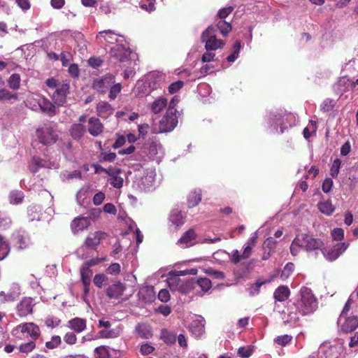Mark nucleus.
<instances>
[{
  "label": "nucleus",
  "mask_w": 358,
  "mask_h": 358,
  "mask_svg": "<svg viewBox=\"0 0 358 358\" xmlns=\"http://www.w3.org/2000/svg\"><path fill=\"white\" fill-rule=\"evenodd\" d=\"M323 249L324 243L321 239L307 234L297 235L290 245V252L293 256H296L301 250L307 252H315L317 254L318 250L322 252Z\"/></svg>",
  "instance_id": "1"
},
{
  "label": "nucleus",
  "mask_w": 358,
  "mask_h": 358,
  "mask_svg": "<svg viewBox=\"0 0 358 358\" xmlns=\"http://www.w3.org/2000/svg\"><path fill=\"white\" fill-rule=\"evenodd\" d=\"M317 299L313 295L312 290L306 287L301 289V300L298 302L297 308L299 312L306 315L313 313L317 308Z\"/></svg>",
  "instance_id": "2"
},
{
  "label": "nucleus",
  "mask_w": 358,
  "mask_h": 358,
  "mask_svg": "<svg viewBox=\"0 0 358 358\" xmlns=\"http://www.w3.org/2000/svg\"><path fill=\"white\" fill-rule=\"evenodd\" d=\"M216 32L217 29L215 27L209 26L201 34V41L205 43V48L207 51L216 50L225 45L223 40L217 38Z\"/></svg>",
  "instance_id": "3"
},
{
  "label": "nucleus",
  "mask_w": 358,
  "mask_h": 358,
  "mask_svg": "<svg viewBox=\"0 0 358 358\" xmlns=\"http://www.w3.org/2000/svg\"><path fill=\"white\" fill-rule=\"evenodd\" d=\"M36 136L41 143L45 145L55 144L58 140V134L48 124H43L36 129Z\"/></svg>",
  "instance_id": "4"
},
{
  "label": "nucleus",
  "mask_w": 358,
  "mask_h": 358,
  "mask_svg": "<svg viewBox=\"0 0 358 358\" xmlns=\"http://www.w3.org/2000/svg\"><path fill=\"white\" fill-rule=\"evenodd\" d=\"M19 333H21L23 336V337H20V338L30 336L34 341L37 340L41 334L39 327L33 322H27L17 325L13 329V334L17 335Z\"/></svg>",
  "instance_id": "5"
},
{
  "label": "nucleus",
  "mask_w": 358,
  "mask_h": 358,
  "mask_svg": "<svg viewBox=\"0 0 358 358\" xmlns=\"http://www.w3.org/2000/svg\"><path fill=\"white\" fill-rule=\"evenodd\" d=\"M178 122L177 110H167L166 115L159 122V133L170 132L175 129Z\"/></svg>",
  "instance_id": "6"
},
{
  "label": "nucleus",
  "mask_w": 358,
  "mask_h": 358,
  "mask_svg": "<svg viewBox=\"0 0 358 358\" xmlns=\"http://www.w3.org/2000/svg\"><path fill=\"white\" fill-rule=\"evenodd\" d=\"M69 84L66 82H62L60 85L55 89L52 94V101L57 106H63L66 101L67 94L69 93Z\"/></svg>",
  "instance_id": "7"
},
{
  "label": "nucleus",
  "mask_w": 358,
  "mask_h": 358,
  "mask_svg": "<svg viewBox=\"0 0 358 358\" xmlns=\"http://www.w3.org/2000/svg\"><path fill=\"white\" fill-rule=\"evenodd\" d=\"M115 76L107 74L93 81L92 88L101 94H106L110 86L115 83Z\"/></svg>",
  "instance_id": "8"
},
{
  "label": "nucleus",
  "mask_w": 358,
  "mask_h": 358,
  "mask_svg": "<svg viewBox=\"0 0 358 358\" xmlns=\"http://www.w3.org/2000/svg\"><path fill=\"white\" fill-rule=\"evenodd\" d=\"M349 244L345 243H339L336 244L332 248L327 250H322V253L324 257L329 262L336 260L342 253H343L348 248Z\"/></svg>",
  "instance_id": "9"
},
{
  "label": "nucleus",
  "mask_w": 358,
  "mask_h": 358,
  "mask_svg": "<svg viewBox=\"0 0 358 358\" xmlns=\"http://www.w3.org/2000/svg\"><path fill=\"white\" fill-rule=\"evenodd\" d=\"M33 299L31 297H24L17 305V315L20 317H24L33 313Z\"/></svg>",
  "instance_id": "10"
},
{
  "label": "nucleus",
  "mask_w": 358,
  "mask_h": 358,
  "mask_svg": "<svg viewBox=\"0 0 358 358\" xmlns=\"http://www.w3.org/2000/svg\"><path fill=\"white\" fill-rule=\"evenodd\" d=\"M106 237V234L101 231H96L94 233H90L85 238L84 245L90 249H96L101 243V241L105 239Z\"/></svg>",
  "instance_id": "11"
},
{
  "label": "nucleus",
  "mask_w": 358,
  "mask_h": 358,
  "mask_svg": "<svg viewBox=\"0 0 358 358\" xmlns=\"http://www.w3.org/2000/svg\"><path fill=\"white\" fill-rule=\"evenodd\" d=\"M126 286L120 281H116L106 289V294L110 299H118L124 294Z\"/></svg>",
  "instance_id": "12"
},
{
  "label": "nucleus",
  "mask_w": 358,
  "mask_h": 358,
  "mask_svg": "<svg viewBox=\"0 0 358 358\" xmlns=\"http://www.w3.org/2000/svg\"><path fill=\"white\" fill-rule=\"evenodd\" d=\"M110 54L112 57L122 62L129 59L131 51L122 45H116L111 48Z\"/></svg>",
  "instance_id": "13"
},
{
  "label": "nucleus",
  "mask_w": 358,
  "mask_h": 358,
  "mask_svg": "<svg viewBox=\"0 0 358 358\" xmlns=\"http://www.w3.org/2000/svg\"><path fill=\"white\" fill-rule=\"evenodd\" d=\"M90 220L86 217H78L71 223V229L74 234L86 229L90 225Z\"/></svg>",
  "instance_id": "14"
},
{
  "label": "nucleus",
  "mask_w": 358,
  "mask_h": 358,
  "mask_svg": "<svg viewBox=\"0 0 358 358\" xmlns=\"http://www.w3.org/2000/svg\"><path fill=\"white\" fill-rule=\"evenodd\" d=\"M104 126L101 120L95 117H92L88 120V132L92 136H98L103 131Z\"/></svg>",
  "instance_id": "15"
},
{
  "label": "nucleus",
  "mask_w": 358,
  "mask_h": 358,
  "mask_svg": "<svg viewBox=\"0 0 358 358\" xmlns=\"http://www.w3.org/2000/svg\"><path fill=\"white\" fill-rule=\"evenodd\" d=\"M196 234L194 229L186 231L178 240L177 244L183 248H188L193 245V241L196 238Z\"/></svg>",
  "instance_id": "16"
},
{
  "label": "nucleus",
  "mask_w": 358,
  "mask_h": 358,
  "mask_svg": "<svg viewBox=\"0 0 358 358\" xmlns=\"http://www.w3.org/2000/svg\"><path fill=\"white\" fill-rule=\"evenodd\" d=\"M40 109L43 113H47L49 116H54L57 113L55 104L44 96H41L38 101Z\"/></svg>",
  "instance_id": "17"
},
{
  "label": "nucleus",
  "mask_w": 358,
  "mask_h": 358,
  "mask_svg": "<svg viewBox=\"0 0 358 358\" xmlns=\"http://www.w3.org/2000/svg\"><path fill=\"white\" fill-rule=\"evenodd\" d=\"M85 132V126L81 123H74L69 129L71 136L76 141L81 139Z\"/></svg>",
  "instance_id": "18"
},
{
  "label": "nucleus",
  "mask_w": 358,
  "mask_h": 358,
  "mask_svg": "<svg viewBox=\"0 0 358 358\" xmlns=\"http://www.w3.org/2000/svg\"><path fill=\"white\" fill-rule=\"evenodd\" d=\"M135 332L141 338L149 339L152 336L150 325L145 323H138L135 327Z\"/></svg>",
  "instance_id": "19"
},
{
  "label": "nucleus",
  "mask_w": 358,
  "mask_h": 358,
  "mask_svg": "<svg viewBox=\"0 0 358 358\" xmlns=\"http://www.w3.org/2000/svg\"><path fill=\"white\" fill-rule=\"evenodd\" d=\"M358 327V317L352 316L345 319L341 325V331L343 333H350Z\"/></svg>",
  "instance_id": "20"
},
{
  "label": "nucleus",
  "mask_w": 358,
  "mask_h": 358,
  "mask_svg": "<svg viewBox=\"0 0 358 358\" xmlns=\"http://www.w3.org/2000/svg\"><path fill=\"white\" fill-rule=\"evenodd\" d=\"M69 327L77 333H80L86 329L87 322L85 319L75 317L69 321Z\"/></svg>",
  "instance_id": "21"
},
{
  "label": "nucleus",
  "mask_w": 358,
  "mask_h": 358,
  "mask_svg": "<svg viewBox=\"0 0 358 358\" xmlns=\"http://www.w3.org/2000/svg\"><path fill=\"white\" fill-rule=\"evenodd\" d=\"M169 220L176 228L180 227L185 223V218L182 215V212L178 209L171 210L169 215Z\"/></svg>",
  "instance_id": "22"
},
{
  "label": "nucleus",
  "mask_w": 358,
  "mask_h": 358,
  "mask_svg": "<svg viewBox=\"0 0 358 358\" xmlns=\"http://www.w3.org/2000/svg\"><path fill=\"white\" fill-rule=\"evenodd\" d=\"M257 234H255L252 237H250L248 239V241L245 243V245L242 253V257H243V259H248L251 256L252 249L257 243Z\"/></svg>",
  "instance_id": "23"
},
{
  "label": "nucleus",
  "mask_w": 358,
  "mask_h": 358,
  "mask_svg": "<svg viewBox=\"0 0 358 358\" xmlns=\"http://www.w3.org/2000/svg\"><path fill=\"white\" fill-rule=\"evenodd\" d=\"M290 291L287 286L281 285L278 287L273 293V297L276 301L282 302L288 299Z\"/></svg>",
  "instance_id": "24"
},
{
  "label": "nucleus",
  "mask_w": 358,
  "mask_h": 358,
  "mask_svg": "<svg viewBox=\"0 0 358 358\" xmlns=\"http://www.w3.org/2000/svg\"><path fill=\"white\" fill-rule=\"evenodd\" d=\"M96 111L99 116H108L113 114L114 109L106 101H100L96 106Z\"/></svg>",
  "instance_id": "25"
},
{
  "label": "nucleus",
  "mask_w": 358,
  "mask_h": 358,
  "mask_svg": "<svg viewBox=\"0 0 358 358\" xmlns=\"http://www.w3.org/2000/svg\"><path fill=\"white\" fill-rule=\"evenodd\" d=\"M24 197V192L17 189L10 191L8 195L9 202L13 205L21 203L23 201Z\"/></svg>",
  "instance_id": "26"
},
{
  "label": "nucleus",
  "mask_w": 358,
  "mask_h": 358,
  "mask_svg": "<svg viewBox=\"0 0 358 358\" xmlns=\"http://www.w3.org/2000/svg\"><path fill=\"white\" fill-rule=\"evenodd\" d=\"M116 36L117 34L113 30L108 29L99 31L96 38H103L106 43H114L117 41Z\"/></svg>",
  "instance_id": "27"
},
{
  "label": "nucleus",
  "mask_w": 358,
  "mask_h": 358,
  "mask_svg": "<svg viewBox=\"0 0 358 358\" xmlns=\"http://www.w3.org/2000/svg\"><path fill=\"white\" fill-rule=\"evenodd\" d=\"M160 338L167 345H171L175 343L176 341V334L166 329H163L161 331Z\"/></svg>",
  "instance_id": "28"
},
{
  "label": "nucleus",
  "mask_w": 358,
  "mask_h": 358,
  "mask_svg": "<svg viewBox=\"0 0 358 358\" xmlns=\"http://www.w3.org/2000/svg\"><path fill=\"white\" fill-rule=\"evenodd\" d=\"M17 101L18 99V94L17 93H12L6 88H1L0 90V101H8L10 100Z\"/></svg>",
  "instance_id": "29"
},
{
  "label": "nucleus",
  "mask_w": 358,
  "mask_h": 358,
  "mask_svg": "<svg viewBox=\"0 0 358 358\" xmlns=\"http://www.w3.org/2000/svg\"><path fill=\"white\" fill-rule=\"evenodd\" d=\"M217 29L220 31L222 36H227L232 29V26L230 23L227 22L225 20H220L217 24Z\"/></svg>",
  "instance_id": "30"
},
{
  "label": "nucleus",
  "mask_w": 358,
  "mask_h": 358,
  "mask_svg": "<svg viewBox=\"0 0 358 358\" xmlns=\"http://www.w3.org/2000/svg\"><path fill=\"white\" fill-rule=\"evenodd\" d=\"M21 78L20 74L13 73L8 79V85L13 90H17L20 87Z\"/></svg>",
  "instance_id": "31"
},
{
  "label": "nucleus",
  "mask_w": 358,
  "mask_h": 358,
  "mask_svg": "<svg viewBox=\"0 0 358 358\" xmlns=\"http://www.w3.org/2000/svg\"><path fill=\"white\" fill-rule=\"evenodd\" d=\"M167 105V99L165 98H159L155 100L152 105V110L157 114L160 113Z\"/></svg>",
  "instance_id": "32"
},
{
  "label": "nucleus",
  "mask_w": 358,
  "mask_h": 358,
  "mask_svg": "<svg viewBox=\"0 0 358 358\" xmlns=\"http://www.w3.org/2000/svg\"><path fill=\"white\" fill-rule=\"evenodd\" d=\"M201 201V195L199 193L192 192L189 194L187 199V206L189 208H194L199 205Z\"/></svg>",
  "instance_id": "33"
},
{
  "label": "nucleus",
  "mask_w": 358,
  "mask_h": 358,
  "mask_svg": "<svg viewBox=\"0 0 358 358\" xmlns=\"http://www.w3.org/2000/svg\"><path fill=\"white\" fill-rule=\"evenodd\" d=\"M92 274L93 272L90 268L83 265L82 268H80V277L83 284L91 282V278Z\"/></svg>",
  "instance_id": "34"
},
{
  "label": "nucleus",
  "mask_w": 358,
  "mask_h": 358,
  "mask_svg": "<svg viewBox=\"0 0 358 358\" xmlns=\"http://www.w3.org/2000/svg\"><path fill=\"white\" fill-rule=\"evenodd\" d=\"M241 47V41H237L232 48V52L227 58L229 62H234L238 57Z\"/></svg>",
  "instance_id": "35"
},
{
  "label": "nucleus",
  "mask_w": 358,
  "mask_h": 358,
  "mask_svg": "<svg viewBox=\"0 0 358 358\" xmlns=\"http://www.w3.org/2000/svg\"><path fill=\"white\" fill-rule=\"evenodd\" d=\"M320 211L327 215H330L334 211V207L329 201L321 202L318 204Z\"/></svg>",
  "instance_id": "36"
},
{
  "label": "nucleus",
  "mask_w": 358,
  "mask_h": 358,
  "mask_svg": "<svg viewBox=\"0 0 358 358\" xmlns=\"http://www.w3.org/2000/svg\"><path fill=\"white\" fill-rule=\"evenodd\" d=\"M108 281V278L103 273L96 274L94 277L93 282L95 286L101 289Z\"/></svg>",
  "instance_id": "37"
},
{
  "label": "nucleus",
  "mask_w": 358,
  "mask_h": 358,
  "mask_svg": "<svg viewBox=\"0 0 358 358\" xmlns=\"http://www.w3.org/2000/svg\"><path fill=\"white\" fill-rule=\"evenodd\" d=\"M196 282L204 292H208L212 287L211 280L207 278H199Z\"/></svg>",
  "instance_id": "38"
},
{
  "label": "nucleus",
  "mask_w": 358,
  "mask_h": 358,
  "mask_svg": "<svg viewBox=\"0 0 358 358\" xmlns=\"http://www.w3.org/2000/svg\"><path fill=\"white\" fill-rule=\"evenodd\" d=\"M110 92L108 94V98L110 100H115L117 98L118 94L120 93L122 90V85L120 83H113L110 87Z\"/></svg>",
  "instance_id": "39"
},
{
  "label": "nucleus",
  "mask_w": 358,
  "mask_h": 358,
  "mask_svg": "<svg viewBox=\"0 0 358 358\" xmlns=\"http://www.w3.org/2000/svg\"><path fill=\"white\" fill-rule=\"evenodd\" d=\"M36 348V343L34 340L22 343L19 346V351L22 353L28 354Z\"/></svg>",
  "instance_id": "40"
},
{
  "label": "nucleus",
  "mask_w": 358,
  "mask_h": 358,
  "mask_svg": "<svg viewBox=\"0 0 358 358\" xmlns=\"http://www.w3.org/2000/svg\"><path fill=\"white\" fill-rule=\"evenodd\" d=\"M99 334L103 338H115L120 336V331L115 329L101 330Z\"/></svg>",
  "instance_id": "41"
},
{
  "label": "nucleus",
  "mask_w": 358,
  "mask_h": 358,
  "mask_svg": "<svg viewBox=\"0 0 358 358\" xmlns=\"http://www.w3.org/2000/svg\"><path fill=\"white\" fill-rule=\"evenodd\" d=\"M277 241L273 237L267 238L263 243V250H268L274 252L276 247Z\"/></svg>",
  "instance_id": "42"
},
{
  "label": "nucleus",
  "mask_w": 358,
  "mask_h": 358,
  "mask_svg": "<svg viewBox=\"0 0 358 358\" xmlns=\"http://www.w3.org/2000/svg\"><path fill=\"white\" fill-rule=\"evenodd\" d=\"M62 343V340L59 336H52L50 341L45 343V347L48 349H55L57 348Z\"/></svg>",
  "instance_id": "43"
},
{
  "label": "nucleus",
  "mask_w": 358,
  "mask_h": 358,
  "mask_svg": "<svg viewBox=\"0 0 358 358\" xmlns=\"http://www.w3.org/2000/svg\"><path fill=\"white\" fill-rule=\"evenodd\" d=\"M341 166V161L340 159H336L334 160L330 169V174L333 178H336L338 176Z\"/></svg>",
  "instance_id": "44"
},
{
  "label": "nucleus",
  "mask_w": 358,
  "mask_h": 358,
  "mask_svg": "<svg viewBox=\"0 0 358 358\" xmlns=\"http://www.w3.org/2000/svg\"><path fill=\"white\" fill-rule=\"evenodd\" d=\"M96 358H110V352L105 346H99L95 349Z\"/></svg>",
  "instance_id": "45"
},
{
  "label": "nucleus",
  "mask_w": 358,
  "mask_h": 358,
  "mask_svg": "<svg viewBox=\"0 0 358 358\" xmlns=\"http://www.w3.org/2000/svg\"><path fill=\"white\" fill-rule=\"evenodd\" d=\"M292 337L288 334L278 336L275 338V342L279 345L285 346L291 342Z\"/></svg>",
  "instance_id": "46"
},
{
  "label": "nucleus",
  "mask_w": 358,
  "mask_h": 358,
  "mask_svg": "<svg viewBox=\"0 0 358 358\" xmlns=\"http://www.w3.org/2000/svg\"><path fill=\"white\" fill-rule=\"evenodd\" d=\"M9 252L8 245L3 240L0 236V260L4 259Z\"/></svg>",
  "instance_id": "47"
},
{
  "label": "nucleus",
  "mask_w": 358,
  "mask_h": 358,
  "mask_svg": "<svg viewBox=\"0 0 358 358\" xmlns=\"http://www.w3.org/2000/svg\"><path fill=\"white\" fill-rule=\"evenodd\" d=\"M191 330L196 336H199L204 332V326L199 322H194L191 325Z\"/></svg>",
  "instance_id": "48"
},
{
  "label": "nucleus",
  "mask_w": 358,
  "mask_h": 358,
  "mask_svg": "<svg viewBox=\"0 0 358 358\" xmlns=\"http://www.w3.org/2000/svg\"><path fill=\"white\" fill-rule=\"evenodd\" d=\"M124 180L122 177L116 175L113 176L110 179V184L115 188L120 189L123 186Z\"/></svg>",
  "instance_id": "49"
},
{
  "label": "nucleus",
  "mask_w": 358,
  "mask_h": 358,
  "mask_svg": "<svg viewBox=\"0 0 358 358\" xmlns=\"http://www.w3.org/2000/svg\"><path fill=\"white\" fill-rule=\"evenodd\" d=\"M63 339L66 344L72 345L76 343L77 336L73 332L70 331L65 334Z\"/></svg>",
  "instance_id": "50"
},
{
  "label": "nucleus",
  "mask_w": 358,
  "mask_h": 358,
  "mask_svg": "<svg viewBox=\"0 0 358 358\" xmlns=\"http://www.w3.org/2000/svg\"><path fill=\"white\" fill-rule=\"evenodd\" d=\"M331 236L335 241H342L344 238V230L341 228H335L331 231Z\"/></svg>",
  "instance_id": "51"
},
{
  "label": "nucleus",
  "mask_w": 358,
  "mask_h": 358,
  "mask_svg": "<svg viewBox=\"0 0 358 358\" xmlns=\"http://www.w3.org/2000/svg\"><path fill=\"white\" fill-rule=\"evenodd\" d=\"M154 350L155 348L149 343H144L140 348V352L143 356L152 353Z\"/></svg>",
  "instance_id": "52"
},
{
  "label": "nucleus",
  "mask_w": 358,
  "mask_h": 358,
  "mask_svg": "<svg viewBox=\"0 0 358 358\" xmlns=\"http://www.w3.org/2000/svg\"><path fill=\"white\" fill-rule=\"evenodd\" d=\"M242 259H243V257H242V254L241 255L238 250H232L231 256H230V261L231 263H233L234 264H237Z\"/></svg>",
  "instance_id": "53"
},
{
  "label": "nucleus",
  "mask_w": 358,
  "mask_h": 358,
  "mask_svg": "<svg viewBox=\"0 0 358 358\" xmlns=\"http://www.w3.org/2000/svg\"><path fill=\"white\" fill-rule=\"evenodd\" d=\"M206 273L213 276V278L216 279H224V274L223 272L217 270H215L212 268H209L206 270Z\"/></svg>",
  "instance_id": "54"
},
{
  "label": "nucleus",
  "mask_w": 358,
  "mask_h": 358,
  "mask_svg": "<svg viewBox=\"0 0 358 358\" xmlns=\"http://www.w3.org/2000/svg\"><path fill=\"white\" fill-rule=\"evenodd\" d=\"M183 82L181 80L176 81L171 83L169 87V92L171 94H174L179 91L183 86Z\"/></svg>",
  "instance_id": "55"
},
{
  "label": "nucleus",
  "mask_w": 358,
  "mask_h": 358,
  "mask_svg": "<svg viewBox=\"0 0 358 358\" xmlns=\"http://www.w3.org/2000/svg\"><path fill=\"white\" fill-rule=\"evenodd\" d=\"M106 259V257H103V258H93V259H91L87 262H85L83 265H85V266L88 267L90 268V267L92 266H94L96 265H98L99 264L104 262L105 260Z\"/></svg>",
  "instance_id": "56"
},
{
  "label": "nucleus",
  "mask_w": 358,
  "mask_h": 358,
  "mask_svg": "<svg viewBox=\"0 0 358 358\" xmlns=\"http://www.w3.org/2000/svg\"><path fill=\"white\" fill-rule=\"evenodd\" d=\"M234 10L232 6H229L227 8H223L220 9L217 13V16L220 20L225 19Z\"/></svg>",
  "instance_id": "57"
},
{
  "label": "nucleus",
  "mask_w": 358,
  "mask_h": 358,
  "mask_svg": "<svg viewBox=\"0 0 358 358\" xmlns=\"http://www.w3.org/2000/svg\"><path fill=\"white\" fill-rule=\"evenodd\" d=\"M10 223V217L6 213L0 211V227H6Z\"/></svg>",
  "instance_id": "58"
},
{
  "label": "nucleus",
  "mask_w": 358,
  "mask_h": 358,
  "mask_svg": "<svg viewBox=\"0 0 358 358\" xmlns=\"http://www.w3.org/2000/svg\"><path fill=\"white\" fill-rule=\"evenodd\" d=\"M238 355L242 358H248L252 355V350L250 348L241 347L238 350Z\"/></svg>",
  "instance_id": "59"
},
{
  "label": "nucleus",
  "mask_w": 358,
  "mask_h": 358,
  "mask_svg": "<svg viewBox=\"0 0 358 358\" xmlns=\"http://www.w3.org/2000/svg\"><path fill=\"white\" fill-rule=\"evenodd\" d=\"M68 72L73 78H78L80 74L78 66L76 64H72L69 66Z\"/></svg>",
  "instance_id": "60"
},
{
  "label": "nucleus",
  "mask_w": 358,
  "mask_h": 358,
  "mask_svg": "<svg viewBox=\"0 0 358 358\" xmlns=\"http://www.w3.org/2000/svg\"><path fill=\"white\" fill-rule=\"evenodd\" d=\"M333 186V180L330 178H326L322 185V191L325 193H328L331 189Z\"/></svg>",
  "instance_id": "61"
},
{
  "label": "nucleus",
  "mask_w": 358,
  "mask_h": 358,
  "mask_svg": "<svg viewBox=\"0 0 358 358\" xmlns=\"http://www.w3.org/2000/svg\"><path fill=\"white\" fill-rule=\"evenodd\" d=\"M120 265L118 263H113L110 265V266L107 268L108 273L112 275L119 274L120 272Z\"/></svg>",
  "instance_id": "62"
},
{
  "label": "nucleus",
  "mask_w": 358,
  "mask_h": 358,
  "mask_svg": "<svg viewBox=\"0 0 358 358\" xmlns=\"http://www.w3.org/2000/svg\"><path fill=\"white\" fill-rule=\"evenodd\" d=\"M158 299L162 302H167L170 299L169 292L165 289H161L158 294Z\"/></svg>",
  "instance_id": "63"
},
{
  "label": "nucleus",
  "mask_w": 358,
  "mask_h": 358,
  "mask_svg": "<svg viewBox=\"0 0 358 358\" xmlns=\"http://www.w3.org/2000/svg\"><path fill=\"white\" fill-rule=\"evenodd\" d=\"M105 199L104 193L99 192L96 193L93 197V203L95 206L101 205Z\"/></svg>",
  "instance_id": "64"
}]
</instances>
